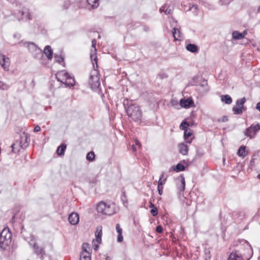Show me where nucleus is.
Segmentation results:
<instances>
[{
    "label": "nucleus",
    "instance_id": "nucleus-1",
    "mask_svg": "<svg viewBox=\"0 0 260 260\" xmlns=\"http://www.w3.org/2000/svg\"><path fill=\"white\" fill-rule=\"evenodd\" d=\"M123 104L128 117L135 121L141 120L142 113L138 105L133 104L127 99L123 101Z\"/></svg>",
    "mask_w": 260,
    "mask_h": 260
},
{
    "label": "nucleus",
    "instance_id": "nucleus-2",
    "mask_svg": "<svg viewBox=\"0 0 260 260\" xmlns=\"http://www.w3.org/2000/svg\"><path fill=\"white\" fill-rule=\"evenodd\" d=\"M96 210L99 213L103 215L110 216L115 214L117 211L116 205L111 202H100L96 206Z\"/></svg>",
    "mask_w": 260,
    "mask_h": 260
},
{
    "label": "nucleus",
    "instance_id": "nucleus-3",
    "mask_svg": "<svg viewBox=\"0 0 260 260\" xmlns=\"http://www.w3.org/2000/svg\"><path fill=\"white\" fill-rule=\"evenodd\" d=\"M55 76L58 81L60 82L66 86L71 87L75 85V81L74 78L64 70L58 72L56 74Z\"/></svg>",
    "mask_w": 260,
    "mask_h": 260
},
{
    "label": "nucleus",
    "instance_id": "nucleus-4",
    "mask_svg": "<svg viewBox=\"0 0 260 260\" xmlns=\"http://www.w3.org/2000/svg\"><path fill=\"white\" fill-rule=\"evenodd\" d=\"M93 69L91 71L89 75L88 83L92 90H96L99 88L101 85L100 75L98 70L95 69V68H97L98 67H96V66H95L93 62Z\"/></svg>",
    "mask_w": 260,
    "mask_h": 260
},
{
    "label": "nucleus",
    "instance_id": "nucleus-5",
    "mask_svg": "<svg viewBox=\"0 0 260 260\" xmlns=\"http://www.w3.org/2000/svg\"><path fill=\"white\" fill-rule=\"evenodd\" d=\"M12 233L9 229L5 228L0 233V248L3 250L6 248L11 241Z\"/></svg>",
    "mask_w": 260,
    "mask_h": 260
},
{
    "label": "nucleus",
    "instance_id": "nucleus-6",
    "mask_svg": "<svg viewBox=\"0 0 260 260\" xmlns=\"http://www.w3.org/2000/svg\"><path fill=\"white\" fill-rule=\"evenodd\" d=\"M17 17L19 20L23 21H27L31 19L29 10L25 7H22L19 10L17 14Z\"/></svg>",
    "mask_w": 260,
    "mask_h": 260
},
{
    "label": "nucleus",
    "instance_id": "nucleus-7",
    "mask_svg": "<svg viewBox=\"0 0 260 260\" xmlns=\"http://www.w3.org/2000/svg\"><path fill=\"white\" fill-rule=\"evenodd\" d=\"M246 101V99L244 97L237 100L236 106L233 108V111L235 114L242 113L243 110L245 109L244 105Z\"/></svg>",
    "mask_w": 260,
    "mask_h": 260
},
{
    "label": "nucleus",
    "instance_id": "nucleus-8",
    "mask_svg": "<svg viewBox=\"0 0 260 260\" xmlns=\"http://www.w3.org/2000/svg\"><path fill=\"white\" fill-rule=\"evenodd\" d=\"M260 130V125L257 123L255 125H252L246 128L245 132V135L250 139L255 137L256 134Z\"/></svg>",
    "mask_w": 260,
    "mask_h": 260
},
{
    "label": "nucleus",
    "instance_id": "nucleus-9",
    "mask_svg": "<svg viewBox=\"0 0 260 260\" xmlns=\"http://www.w3.org/2000/svg\"><path fill=\"white\" fill-rule=\"evenodd\" d=\"M89 248L88 244L83 243L82 244V250L80 254V260H91V254L87 250V248Z\"/></svg>",
    "mask_w": 260,
    "mask_h": 260
},
{
    "label": "nucleus",
    "instance_id": "nucleus-10",
    "mask_svg": "<svg viewBox=\"0 0 260 260\" xmlns=\"http://www.w3.org/2000/svg\"><path fill=\"white\" fill-rule=\"evenodd\" d=\"M27 47L30 52H36V57L40 58L43 56V54L42 52V50L39 49L34 43H28Z\"/></svg>",
    "mask_w": 260,
    "mask_h": 260
},
{
    "label": "nucleus",
    "instance_id": "nucleus-11",
    "mask_svg": "<svg viewBox=\"0 0 260 260\" xmlns=\"http://www.w3.org/2000/svg\"><path fill=\"white\" fill-rule=\"evenodd\" d=\"M0 64L5 71H9L10 64V59L2 54H0Z\"/></svg>",
    "mask_w": 260,
    "mask_h": 260
},
{
    "label": "nucleus",
    "instance_id": "nucleus-12",
    "mask_svg": "<svg viewBox=\"0 0 260 260\" xmlns=\"http://www.w3.org/2000/svg\"><path fill=\"white\" fill-rule=\"evenodd\" d=\"M29 244L33 247L34 251L36 253L38 254H41L42 255L45 254L44 248L37 246L36 241L34 239H30V240L29 241Z\"/></svg>",
    "mask_w": 260,
    "mask_h": 260
},
{
    "label": "nucleus",
    "instance_id": "nucleus-13",
    "mask_svg": "<svg viewBox=\"0 0 260 260\" xmlns=\"http://www.w3.org/2000/svg\"><path fill=\"white\" fill-rule=\"evenodd\" d=\"M68 220L72 225H76L79 221V216L78 213L72 212L69 215Z\"/></svg>",
    "mask_w": 260,
    "mask_h": 260
},
{
    "label": "nucleus",
    "instance_id": "nucleus-14",
    "mask_svg": "<svg viewBox=\"0 0 260 260\" xmlns=\"http://www.w3.org/2000/svg\"><path fill=\"white\" fill-rule=\"evenodd\" d=\"M96 44V41L95 39H93L92 40V48L93 49V51L91 50V53L90 54V58L91 60H93L95 61V65L97 66L98 62H97V57L96 56V50L95 48V45Z\"/></svg>",
    "mask_w": 260,
    "mask_h": 260
},
{
    "label": "nucleus",
    "instance_id": "nucleus-15",
    "mask_svg": "<svg viewBox=\"0 0 260 260\" xmlns=\"http://www.w3.org/2000/svg\"><path fill=\"white\" fill-rule=\"evenodd\" d=\"M193 102L190 99H182L180 101V105L181 107L188 108L193 106Z\"/></svg>",
    "mask_w": 260,
    "mask_h": 260
},
{
    "label": "nucleus",
    "instance_id": "nucleus-16",
    "mask_svg": "<svg viewBox=\"0 0 260 260\" xmlns=\"http://www.w3.org/2000/svg\"><path fill=\"white\" fill-rule=\"evenodd\" d=\"M44 54L46 56L48 60H51L53 57V52L49 45L46 46L43 51Z\"/></svg>",
    "mask_w": 260,
    "mask_h": 260
},
{
    "label": "nucleus",
    "instance_id": "nucleus-17",
    "mask_svg": "<svg viewBox=\"0 0 260 260\" xmlns=\"http://www.w3.org/2000/svg\"><path fill=\"white\" fill-rule=\"evenodd\" d=\"M246 34L247 31L246 30L244 31L242 33L239 32L238 31H234L232 33V37L235 40H241L243 39Z\"/></svg>",
    "mask_w": 260,
    "mask_h": 260
},
{
    "label": "nucleus",
    "instance_id": "nucleus-18",
    "mask_svg": "<svg viewBox=\"0 0 260 260\" xmlns=\"http://www.w3.org/2000/svg\"><path fill=\"white\" fill-rule=\"evenodd\" d=\"M179 152L182 155H186L188 153V148L186 144L184 143H180L178 145Z\"/></svg>",
    "mask_w": 260,
    "mask_h": 260
},
{
    "label": "nucleus",
    "instance_id": "nucleus-19",
    "mask_svg": "<svg viewBox=\"0 0 260 260\" xmlns=\"http://www.w3.org/2000/svg\"><path fill=\"white\" fill-rule=\"evenodd\" d=\"M192 135V132L191 131H188L187 129L184 131V138L186 143L190 144L192 142V138L189 139V138Z\"/></svg>",
    "mask_w": 260,
    "mask_h": 260
},
{
    "label": "nucleus",
    "instance_id": "nucleus-20",
    "mask_svg": "<svg viewBox=\"0 0 260 260\" xmlns=\"http://www.w3.org/2000/svg\"><path fill=\"white\" fill-rule=\"evenodd\" d=\"M246 147L244 146H241L238 149L237 154L239 156L242 158L245 157L248 154V152L246 151Z\"/></svg>",
    "mask_w": 260,
    "mask_h": 260
},
{
    "label": "nucleus",
    "instance_id": "nucleus-21",
    "mask_svg": "<svg viewBox=\"0 0 260 260\" xmlns=\"http://www.w3.org/2000/svg\"><path fill=\"white\" fill-rule=\"evenodd\" d=\"M95 235L96 237V239L95 240H97L98 242H101L102 241V226H98L96 228V231L95 233Z\"/></svg>",
    "mask_w": 260,
    "mask_h": 260
},
{
    "label": "nucleus",
    "instance_id": "nucleus-22",
    "mask_svg": "<svg viewBox=\"0 0 260 260\" xmlns=\"http://www.w3.org/2000/svg\"><path fill=\"white\" fill-rule=\"evenodd\" d=\"M186 48L188 51L192 53L197 52L199 50L198 47L196 45L192 44L187 45Z\"/></svg>",
    "mask_w": 260,
    "mask_h": 260
},
{
    "label": "nucleus",
    "instance_id": "nucleus-23",
    "mask_svg": "<svg viewBox=\"0 0 260 260\" xmlns=\"http://www.w3.org/2000/svg\"><path fill=\"white\" fill-rule=\"evenodd\" d=\"M221 100L226 104H230L232 102V99L229 95H223L221 96Z\"/></svg>",
    "mask_w": 260,
    "mask_h": 260
},
{
    "label": "nucleus",
    "instance_id": "nucleus-24",
    "mask_svg": "<svg viewBox=\"0 0 260 260\" xmlns=\"http://www.w3.org/2000/svg\"><path fill=\"white\" fill-rule=\"evenodd\" d=\"M87 2L92 9L96 8L99 5V0H87Z\"/></svg>",
    "mask_w": 260,
    "mask_h": 260
},
{
    "label": "nucleus",
    "instance_id": "nucleus-25",
    "mask_svg": "<svg viewBox=\"0 0 260 260\" xmlns=\"http://www.w3.org/2000/svg\"><path fill=\"white\" fill-rule=\"evenodd\" d=\"M66 145L65 144H61L60 146H59L58 148H57V153L58 154V155H60V156H61V155H64V151L66 149Z\"/></svg>",
    "mask_w": 260,
    "mask_h": 260
},
{
    "label": "nucleus",
    "instance_id": "nucleus-26",
    "mask_svg": "<svg viewBox=\"0 0 260 260\" xmlns=\"http://www.w3.org/2000/svg\"><path fill=\"white\" fill-rule=\"evenodd\" d=\"M159 11L160 12H164L166 14H170L172 13V9L171 7H168L166 8V6H162L160 9Z\"/></svg>",
    "mask_w": 260,
    "mask_h": 260
},
{
    "label": "nucleus",
    "instance_id": "nucleus-27",
    "mask_svg": "<svg viewBox=\"0 0 260 260\" xmlns=\"http://www.w3.org/2000/svg\"><path fill=\"white\" fill-rule=\"evenodd\" d=\"M228 260H242L241 257L239 256L236 253H231L229 255Z\"/></svg>",
    "mask_w": 260,
    "mask_h": 260
},
{
    "label": "nucleus",
    "instance_id": "nucleus-28",
    "mask_svg": "<svg viewBox=\"0 0 260 260\" xmlns=\"http://www.w3.org/2000/svg\"><path fill=\"white\" fill-rule=\"evenodd\" d=\"M172 34L175 40H179L180 38V32L178 29L174 28Z\"/></svg>",
    "mask_w": 260,
    "mask_h": 260
},
{
    "label": "nucleus",
    "instance_id": "nucleus-29",
    "mask_svg": "<svg viewBox=\"0 0 260 260\" xmlns=\"http://www.w3.org/2000/svg\"><path fill=\"white\" fill-rule=\"evenodd\" d=\"M185 170V167L182 164L179 163L178 164L175 168H174V170L177 172H179L180 171H183Z\"/></svg>",
    "mask_w": 260,
    "mask_h": 260
},
{
    "label": "nucleus",
    "instance_id": "nucleus-30",
    "mask_svg": "<svg viewBox=\"0 0 260 260\" xmlns=\"http://www.w3.org/2000/svg\"><path fill=\"white\" fill-rule=\"evenodd\" d=\"M179 179H180V181L181 183V187L179 188L180 191H184L185 187V178L183 176H180Z\"/></svg>",
    "mask_w": 260,
    "mask_h": 260
},
{
    "label": "nucleus",
    "instance_id": "nucleus-31",
    "mask_svg": "<svg viewBox=\"0 0 260 260\" xmlns=\"http://www.w3.org/2000/svg\"><path fill=\"white\" fill-rule=\"evenodd\" d=\"M54 59L56 62L60 64L63 62L64 60L63 57L61 55L55 54L54 56Z\"/></svg>",
    "mask_w": 260,
    "mask_h": 260
},
{
    "label": "nucleus",
    "instance_id": "nucleus-32",
    "mask_svg": "<svg viewBox=\"0 0 260 260\" xmlns=\"http://www.w3.org/2000/svg\"><path fill=\"white\" fill-rule=\"evenodd\" d=\"M10 87V85L0 81V89L8 90Z\"/></svg>",
    "mask_w": 260,
    "mask_h": 260
},
{
    "label": "nucleus",
    "instance_id": "nucleus-33",
    "mask_svg": "<svg viewBox=\"0 0 260 260\" xmlns=\"http://www.w3.org/2000/svg\"><path fill=\"white\" fill-rule=\"evenodd\" d=\"M95 157L94 153L93 152H90L87 153L86 158L89 161H92Z\"/></svg>",
    "mask_w": 260,
    "mask_h": 260
},
{
    "label": "nucleus",
    "instance_id": "nucleus-34",
    "mask_svg": "<svg viewBox=\"0 0 260 260\" xmlns=\"http://www.w3.org/2000/svg\"><path fill=\"white\" fill-rule=\"evenodd\" d=\"M188 126H189V124L188 123H187L185 121H183L180 125V128L182 130L185 131L186 129H187V128Z\"/></svg>",
    "mask_w": 260,
    "mask_h": 260
},
{
    "label": "nucleus",
    "instance_id": "nucleus-35",
    "mask_svg": "<svg viewBox=\"0 0 260 260\" xmlns=\"http://www.w3.org/2000/svg\"><path fill=\"white\" fill-rule=\"evenodd\" d=\"M101 242H98L97 241V240H94L93 239L92 240V246H93V249L95 250H97L99 248V245L101 243Z\"/></svg>",
    "mask_w": 260,
    "mask_h": 260
},
{
    "label": "nucleus",
    "instance_id": "nucleus-36",
    "mask_svg": "<svg viewBox=\"0 0 260 260\" xmlns=\"http://www.w3.org/2000/svg\"><path fill=\"white\" fill-rule=\"evenodd\" d=\"M233 0H219V4L221 5H228Z\"/></svg>",
    "mask_w": 260,
    "mask_h": 260
},
{
    "label": "nucleus",
    "instance_id": "nucleus-37",
    "mask_svg": "<svg viewBox=\"0 0 260 260\" xmlns=\"http://www.w3.org/2000/svg\"><path fill=\"white\" fill-rule=\"evenodd\" d=\"M150 213L153 216H156L158 213L157 209L155 207L152 208L150 210Z\"/></svg>",
    "mask_w": 260,
    "mask_h": 260
},
{
    "label": "nucleus",
    "instance_id": "nucleus-38",
    "mask_svg": "<svg viewBox=\"0 0 260 260\" xmlns=\"http://www.w3.org/2000/svg\"><path fill=\"white\" fill-rule=\"evenodd\" d=\"M157 190L159 195H162L163 192V186L161 184L157 185Z\"/></svg>",
    "mask_w": 260,
    "mask_h": 260
},
{
    "label": "nucleus",
    "instance_id": "nucleus-39",
    "mask_svg": "<svg viewBox=\"0 0 260 260\" xmlns=\"http://www.w3.org/2000/svg\"><path fill=\"white\" fill-rule=\"evenodd\" d=\"M121 200L123 202V204L126 206L127 203V201L125 193H124L123 195L121 197Z\"/></svg>",
    "mask_w": 260,
    "mask_h": 260
},
{
    "label": "nucleus",
    "instance_id": "nucleus-40",
    "mask_svg": "<svg viewBox=\"0 0 260 260\" xmlns=\"http://www.w3.org/2000/svg\"><path fill=\"white\" fill-rule=\"evenodd\" d=\"M116 231L118 234H120L122 233V229L120 228V224L117 223L116 225Z\"/></svg>",
    "mask_w": 260,
    "mask_h": 260
},
{
    "label": "nucleus",
    "instance_id": "nucleus-41",
    "mask_svg": "<svg viewBox=\"0 0 260 260\" xmlns=\"http://www.w3.org/2000/svg\"><path fill=\"white\" fill-rule=\"evenodd\" d=\"M228 119L227 117L225 116H224L222 118L218 119L217 120V121H218V122H226L228 121Z\"/></svg>",
    "mask_w": 260,
    "mask_h": 260
},
{
    "label": "nucleus",
    "instance_id": "nucleus-42",
    "mask_svg": "<svg viewBox=\"0 0 260 260\" xmlns=\"http://www.w3.org/2000/svg\"><path fill=\"white\" fill-rule=\"evenodd\" d=\"M156 231L158 233H161L163 231V228L161 225H158L156 227Z\"/></svg>",
    "mask_w": 260,
    "mask_h": 260
},
{
    "label": "nucleus",
    "instance_id": "nucleus-43",
    "mask_svg": "<svg viewBox=\"0 0 260 260\" xmlns=\"http://www.w3.org/2000/svg\"><path fill=\"white\" fill-rule=\"evenodd\" d=\"M166 180H167L166 178H164V179H161V180H159L158 181V185L161 184V186H163L164 184H165Z\"/></svg>",
    "mask_w": 260,
    "mask_h": 260
},
{
    "label": "nucleus",
    "instance_id": "nucleus-44",
    "mask_svg": "<svg viewBox=\"0 0 260 260\" xmlns=\"http://www.w3.org/2000/svg\"><path fill=\"white\" fill-rule=\"evenodd\" d=\"M122 241H123V236H122V233L118 234V237H117V242H121Z\"/></svg>",
    "mask_w": 260,
    "mask_h": 260
},
{
    "label": "nucleus",
    "instance_id": "nucleus-45",
    "mask_svg": "<svg viewBox=\"0 0 260 260\" xmlns=\"http://www.w3.org/2000/svg\"><path fill=\"white\" fill-rule=\"evenodd\" d=\"M201 86L202 87H205V91H207L208 90V88L207 87V83L206 81H205L204 83L201 84Z\"/></svg>",
    "mask_w": 260,
    "mask_h": 260
},
{
    "label": "nucleus",
    "instance_id": "nucleus-46",
    "mask_svg": "<svg viewBox=\"0 0 260 260\" xmlns=\"http://www.w3.org/2000/svg\"><path fill=\"white\" fill-rule=\"evenodd\" d=\"M41 130V127L38 126V125H37L34 128V131L35 132H39Z\"/></svg>",
    "mask_w": 260,
    "mask_h": 260
},
{
    "label": "nucleus",
    "instance_id": "nucleus-47",
    "mask_svg": "<svg viewBox=\"0 0 260 260\" xmlns=\"http://www.w3.org/2000/svg\"><path fill=\"white\" fill-rule=\"evenodd\" d=\"M254 159L252 158L250 161V165L251 167H252L254 165Z\"/></svg>",
    "mask_w": 260,
    "mask_h": 260
},
{
    "label": "nucleus",
    "instance_id": "nucleus-48",
    "mask_svg": "<svg viewBox=\"0 0 260 260\" xmlns=\"http://www.w3.org/2000/svg\"><path fill=\"white\" fill-rule=\"evenodd\" d=\"M256 109L260 112V102L257 103Z\"/></svg>",
    "mask_w": 260,
    "mask_h": 260
},
{
    "label": "nucleus",
    "instance_id": "nucleus-49",
    "mask_svg": "<svg viewBox=\"0 0 260 260\" xmlns=\"http://www.w3.org/2000/svg\"><path fill=\"white\" fill-rule=\"evenodd\" d=\"M135 142L136 145L138 146L139 147L141 146V144L138 140H135Z\"/></svg>",
    "mask_w": 260,
    "mask_h": 260
},
{
    "label": "nucleus",
    "instance_id": "nucleus-50",
    "mask_svg": "<svg viewBox=\"0 0 260 260\" xmlns=\"http://www.w3.org/2000/svg\"><path fill=\"white\" fill-rule=\"evenodd\" d=\"M194 9V10H197L198 9V6L197 5H193L192 6V7L190 8V9Z\"/></svg>",
    "mask_w": 260,
    "mask_h": 260
},
{
    "label": "nucleus",
    "instance_id": "nucleus-51",
    "mask_svg": "<svg viewBox=\"0 0 260 260\" xmlns=\"http://www.w3.org/2000/svg\"><path fill=\"white\" fill-rule=\"evenodd\" d=\"M164 173H162L161 174V175L160 176L159 180L164 179V178H164Z\"/></svg>",
    "mask_w": 260,
    "mask_h": 260
},
{
    "label": "nucleus",
    "instance_id": "nucleus-52",
    "mask_svg": "<svg viewBox=\"0 0 260 260\" xmlns=\"http://www.w3.org/2000/svg\"><path fill=\"white\" fill-rule=\"evenodd\" d=\"M132 148L133 150L134 151H135L136 150V148L134 145H132Z\"/></svg>",
    "mask_w": 260,
    "mask_h": 260
},
{
    "label": "nucleus",
    "instance_id": "nucleus-53",
    "mask_svg": "<svg viewBox=\"0 0 260 260\" xmlns=\"http://www.w3.org/2000/svg\"><path fill=\"white\" fill-rule=\"evenodd\" d=\"M150 207L153 208L154 207V205L152 203H150Z\"/></svg>",
    "mask_w": 260,
    "mask_h": 260
},
{
    "label": "nucleus",
    "instance_id": "nucleus-54",
    "mask_svg": "<svg viewBox=\"0 0 260 260\" xmlns=\"http://www.w3.org/2000/svg\"><path fill=\"white\" fill-rule=\"evenodd\" d=\"M106 260H111L110 257L109 256H107L106 257Z\"/></svg>",
    "mask_w": 260,
    "mask_h": 260
},
{
    "label": "nucleus",
    "instance_id": "nucleus-55",
    "mask_svg": "<svg viewBox=\"0 0 260 260\" xmlns=\"http://www.w3.org/2000/svg\"><path fill=\"white\" fill-rule=\"evenodd\" d=\"M257 178L260 180V174L257 175Z\"/></svg>",
    "mask_w": 260,
    "mask_h": 260
},
{
    "label": "nucleus",
    "instance_id": "nucleus-56",
    "mask_svg": "<svg viewBox=\"0 0 260 260\" xmlns=\"http://www.w3.org/2000/svg\"><path fill=\"white\" fill-rule=\"evenodd\" d=\"M257 11H258V12L259 13H260V6H259V8H258Z\"/></svg>",
    "mask_w": 260,
    "mask_h": 260
},
{
    "label": "nucleus",
    "instance_id": "nucleus-57",
    "mask_svg": "<svg viewBox=\"0 0 260 260\" xmlns=\"http://www.w3.org/2000/svg\"><path fill=\"white\" fill-rule=\"evenodd\" d=\"M14 144H13L12 145V146H11V147H12V149H13H13H14Z\"/></svg>",
    "mask_w": 260,
    "mask_h": 260
},
{
    "label": "nucleus",
    "instance_id": "nucleus-58",
    "mask_svg": "<svg viewBox=\"0 0 260 260\" xmlns=\"http://www.w3.org/2000/svg\"><path fill=\"white\" fill-rule=\"evenodd\" d=\"M258 259V260H260V257H259Z\"/></svg>",
    "mask_w": 260,
    "mask_h": 260
}]
</instances>
